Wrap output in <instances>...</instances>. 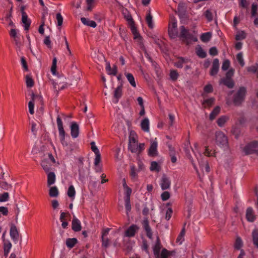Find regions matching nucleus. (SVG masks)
<instances>
[{"instance_id": "f257e3e1", "label": "nucleus", "mask_w": 258, "mask_h": 258, "mask_svg": "<svg viewBox=\"0 0 258 258\" xmlns=\"http://www.w3.org/2000/svg\"><path fill=\"white\" fill-rule=\"evenodd\" d=\"M246 89L244 87H240L233 95V102L235 105H240L245 100Z\"/></svg>"}, {"instance_id": "f03ea898", "label": "nucleus", "mask_w": 258, "mask_h": 258, "mask_svg": "<svg viewBox=\"0 0 258 258\" xmlns=\"http://www.w3.org/2000/svg\"><path fill=\"white\" fill-rule=\"evenodd\" d=\"M180 37L187 45L190 44L192 42L198 41L197 38L190 33L183 26L180 27Z\"/></svg>"}, {"instance_id": "7ed1b4c3", "label": "nucleus", "mask_w": 258, "mask_h": 258, "mask_svg": "<svg viewBox=\"0 0 258 258\" xmlns=\"http://www.w3.org/2000/svg\"><path fill=\"white\" fill-rule=\"evenodd\" d=\"M56 123L59 132V136L61 143L63 146H66L68 145V143L65 141V131L63 127L62 121L59 115H58L57 117Z\"/></svg>"}, {"instance_id": "20e7f679", "label": "nucleus", "mask_w": 258, "mask_h": 258, "mask_svg": "<svg viewBox=\"0 0 258 258\" xmlns=\"http://www.w3.org/2000/svg\"><path fill=\"white\" fill-rule=\"evenodd\" d=\"M246 154L255 153L258 156V142L252 141L247 144L243 149Z\"/></svg>"}, {"instance_id": "39448f33", "label": "nucleus", "mask_w": 258, "mask_h": 258, "mask_svg": "<svg viewBox=\"0 0 258 258\" xmlns=\"http://www.w3.org/2000/svg\"><path fill=\"white\" fill-rule=\"evenodd\" d=\"M216 142L217 144L222 147H226L227 146L228 140L225 135L221 131L216 132Z\"/></svg>"}, {"instance_id": "423d86ee", "label": "nucleus", "mask_w": 258, "mask_h": 258, "mask_svg": "<svg viewBox=\"0 0 258 258\" xmlns=\"http://www.w3.org/2000/svg\"><path fill=\"white\" fill-rule=\"evenodd\" d=\"M122 84L121 83L115 89L113 94V99L112 102L114 103H117L118 102L119 99L121 98L122 92Z\"/></svg>"}, {"instance_id": "0eeeda50", "label": "nucleus", "mask_w": 258, "mask_h": 258, "mask_svg": "<svg viewBox=\"0 0 258 258\" xmlns=\"http://www.w3.org/2000/svg\"><path fill=\"white\" fill-rule=\"evenodd\" d=\"M139 228L135 224L130 226L125 232V236L128 237H134L136 233L138 232Z\"/></svg>"}, {"instance_id": "6e6552de", "label": "nucleus", "mask_w": 258, "mask_h": 258, "mask_svg": "<svg viewBox=\"0 0 258 258\" xmlns=\"http://www.w3.org/2000/svg\"><path fill=\"white\" fill-rule=\"evenodd\" d=\"M171 185V180L166 175L164 174L161 179L160 185L162 190L169 189Z\"/></svg>"}, {"instance_id": "1a4fd4ad", "label": "nucleus", "mask_w": 258, "mask_h": 258, "mask_svg": "<svg viewBox=\"0 0 258 258\" xmlns=\"http://www.w3.org/2000/svg\"><path fill=\"white\" fill-rule=\"evenodd\" d=\"M143 227L146 233L147 236L150 239L153 238L152 230L149 225V222L147 219L144 220L142 223Z\"/></svg>"}, {"instance_id": "9d476101", "label": "nucleus", "mask_w": 258, "mask_h": 258, "mask_svg": "<svg viewBox=\"0 0 258 258\" xmlns=\"http://www.w3.org/2000/svg\"><path fill=\"white\" fill-rule=\"evenodd\" d=\"M219 69V61L217 58H215L212 62V68L211 69L210 74L212 76H214L218 73Z\"/></svg>"}, {"instance_id": "9b49d317", "label": "nucleus", "mask_w": 258, "mask_h": 258, "mask_svg": "<svg viewBox=\"0 0 258 258\" xmlns=\"http://www.w3.org/2000/svg\"><path fill=\"white\" fill-rule=\"evenodd\" d=\"M10 234L11 238L15 242H17L19 239V232L16 226L12 225Z\"/></svg>"}, {"instance_id": "f8f14e48", "label": "nucleus", "mask_w": 258, "mask_h": 258, "mask_svg": "<svg viewBox=\"0 0 258 258\" xmlns=\"http://www.w3.org/2000/svg\"><path fill=\"white\" fill-rule=\"evenodd\" d=\"M79 133V125L76 122H73L71 125V134L73 138L78 137Z\"/></svg>"}, {"instance_id": "ddd939ff", "label": "nucleus", "mask_w": 258, "mask_h": 258, "mask_svg": "<svg viewBox=\"0 0 258 258\" xmlns=\"http://www.w3.org/2000/svg\"><path fill=\"white\" fill-rule=\"evenodd\" d=\"M22 21L23 24L25 25V30H29L31 24V21L28 19L27 14L24 11H22Z\"/></svg>"}, {"instance_id": "4468645a", "label": "nucleus", "mask_w": 258, "mask_h": 258, "mask_svg": "<svg viewBox=\"0 0 258 258\" xmlns=\"http://www.w3.org/2000/svg\"><path fill=\"white\" fill-rule=\"evenodd\" d=\"M72 228L74 231L76 232L80 231L81 230V222L76 217H74L73 219Z\"/></svg>"}, {"instance_id": "2eb2a0df", "label": "nucleus", "mask_w": 258, "mask_h": 258, "mask_svg": "<svg viewBox=\"0 0 258 258\" xmlns=\"http://www.w3.org/2000/svg\"><path fill=\"white\" fill-rule=\"evenodd\" d=\"M220 83L223 84L229 89H232L234 86V82L232 79H227L225 78H222Z\"/></svg>"}, {"instance_id": "dca6fc26", "label": "nucleus", "mask_w": 258, "mask_h": 258, "mask_svg": "<svg viewBox=\"0 0 258 258\" xmlns=\"http://www.w3.org/2000/svg\"><path fill=\"white\" fill-rule=\"evenodd\" d=\"M246 217L249 222H253L255 219V216L254 215L253 209L251 207L247 209L246 213Z\"/></svg>"}, {"instance_id": "f3484780", "label": "nucleus", "mask_w": 258, "mask_h": 258, "mask_svg": "<svg viewBox=\"0 0 258 258\" xmlns=\"http://www.w3.org/2000/svg\"><path fill=\"white\" fill-rule=\"evenodd\" d=\"M157 154V143L153 142L151 143L149 149V155L151 156H155Z\"/></svg>"}, {"instance_id": "a211bd4d", "label": "nucleus", "mask_w": 258, "mask_h": 258, "mask_svg": "<svg viewBox=\"0 0 258 258\" xmlns=\"http://www.w3.org/2000/svg\"><path fill=\"white\" fill-rule=\"evenodd\" d=\"M41 165L45 172L47 173L50 170L51 164L49 159H44L41 163Z\"/></svg>"}, {"instance_id": "6ab92c4d", "label": "nucleus", "mask_w": 258, "mask_h": 258, "mask_svg": "<svg viewBox=\"0 0 258 258\" xmlns=\"http://www.w3.org/2000/svg\"><path fill=\"white\" fill-rule=\"evenodd\" d=\"M161 248V244L159 237L157 238V241L153 247V252L155 255L159 256Z\"/></svg>"}, {"instance_id": "aec40b11", "label": "nucleus", "mask_w": 258, "mask_h": 258, "mask_svg": "<svg viewBox=\"0 0 258 258\" xmlns=\"http://www.w3.org/2000/svg\"><path fill=\"white\" fill-rule=\"evenodd\" d=\"M81 21L84 25L90 26L92 28H95L97 26V24L95 21L90 20L84 17L81 18Z\"/></svg>"}, {"instance_id": "412c9836", "label": "nucleus", "mask_w": 258, "mask_h": 258, "mask_svg": "<svg viewBox=\"0 0 258 258\" xmlns=\"http://www.w3.org/2000/svg\"><path fill=\"white\" fill-rule=\"evenodd\" d=\"M47 173V184L48 186H50L55 183L56 176L53 172H48Z\"/></svg>"}, {"instance_id": "4be33fe9", "label": "nucleus", "mask_w": 258, "mask_h": 258, "mask_svg": "<svg viewBox=\"0 0 258 258\" xmlns=\"http://www.w3.org/2000/svg\"><path fill=\"white\" fill-rule=\"evenodd\" d=\"M130 167V176L133 180H136L138 177V172H139V170L136 168V166L134 165H131Z\"/></svg>"}, {"instance_id": "5701e85b", "label": "nucleus", "mask_w": 258, "mask_h": 258, "mask_svg": "<svg viewBox=\"0 0 258 258\" xmlns=\"http://www.w3.org/2000/svg\"><path fill=\"white\" fill-rule=\"evenodd\" d=\"M105 69L108 74L109 75L115 76L117 74V69L116 66H114L113 68H111L110 64L107 63Z\"/></svg>"}, {"instance_id": "b1692460", "label": "nucleus", "mask_w": 258, "mask_h": 258, "mask_svg": "<svg viewBox=\"0 0 258 258\" xmlns=\"http://www.w3.org/2000/svg\"><path fill=\"white\" fill-rule=\"evenodd\" d=\"M141 128L146 132L149 131V120L147 118H144L141 122Z\"/></svg>"}, {"instance_id": "393cba45", "label": "nucleus", "mask_w": 258, "mask_h": 258, "mask_svg": "<svg viewBox=\"0 0 258 258\" xmlns=\"http://www.w3.org/2000/svg\"><path fill=\"white\" fill-rule=\"evenodd\" d=\"M187 59L182 57H178L177 60L174 62V66L177 68H182L183 64L187 62Z\"/></svg>"}, {"instance_id": "a878e982", "label": "nucleus", "mask_w": 258, "mask_h": 258, "mask_svg": "<svg viewBox=\"0 0 258 258\" xmlns=\"http://www.w3.org/2000/svg\"><path fill=\"white\" fill-rule=\"evenodd\" d=\"M252 241L253 244L258 248V230L254 229L252 232Z\"/></svg>"}, {"instance_id": "bb28decb", "label": "nucleus", "mask_w": 258, "mask_h": 258, "mask_svg": "<svg viewBox=\"0 0 258 258\" xmlns=\"http://www.w3.org/2000/svg\"><path fill=\"white\" fill-rule=\"evenodd\" d=\"M125 75L127 81L129 82L131 86L133 87H136V83L133 75L131 73H126Z\"/></svg>"}, {"instance_id": "cd10ccee", "label": "nucleus", "mask_w": 258, "mask_h": 258, "mask_svg": "<svg viewBox=\"0 0 258 258\" xmlns=\"http://www.w3.org/2000/svg\"><path fill=\"white\" fill-rule=\"evenodd\" d=\"M77 242V239L75 238H68L66 240V245L68 247L73 248Z\"/></svg>"}, {"instance_id": "c85d7f7f", "label": "nucleus", "mask_w": 258, "mask_h": 258, "mask_svg": "<svg viewBox=\"0 0 258 258\" xmlns=\"http://www.w3.org/2000/svg\"><path fill=\"white\" fill-rule=\"evenodd\" d=\"M12 245L10 241L6 242L4 243V255L7 257L12 248Z\"/></svg>"}, {"instance_id": "c756f323", "label": "nucleus", "mask_w": 258, "mask_h": 258, "mask_svg": "<svg viewBox=\"0 0 258 258\" xmlns=\"http://www.w3.org/2000/svg\"><path fill=\"white\" fill-rule=\"evenodd\" d=\"M246 37V34L244 31H238L236 35L235 39L237 41L244 39Z\"/></svg>"}, {"instance_id": "7c9ffc66", "label": "nucleus", "mask_w": 258, "mask_h": 258, "mask_svg": "<svg viewBox=\"0 0 258 258\" xmlns=\"http://www.w3.org/2000/svg\"><path fill=\"white\" fill-rule=\"evenodd\" d=\"M59 194L58 188L56 186H52L49 189V195L51 197H57Z\"/></svg>"}, {"instance_id": "2f4dec72", "label": "nucleus", "mask_w": 258, "mask_h": 258, "mask_svg": "<svg viewBox=\"0 0 258 258\" xmlns=\"http://www.w3.org/2000/svg\"><path fill=\"white\" fill-rule=\"evenodd\" d=\"M220 111V108L219 106H216V107H215L213 110L210 114V119L211 120H213L216 117V116L219 114Z\"/></svg>"}, {"instance_id": "473e14b6", "label": "nucleus", "mask_w": 258, "mask_h": 258, "mask_svg": "<svg viewBox=\"0 0 258 258\" xmlns=\"http://www.w3.org/2000/svg\"><path fill=\"white\" fill-rule=\"evenodd\" d=\"M228 119V117L227 116L223 115L218 119L217 123L219 126L222 127Z\"/></svg>"}, {"instance_id": "72a5a7b5", "label": "nucleus", "mask_w": 258, "mask_h": 258, "mask_svg": "<svg viewBox=\"0 0 258 258\" xmlns=\"http://www.w3.org/2000/svg\"><path fill=\"white\" fill-rule=\"evenodd\" d=\"M243 245V242L240 237H237L235 240L234 247L235 249L239 250Z\"/></svg>"}, {"instance_id": "f704fd0d", "label": "nucleus", "mask_w": 258, "mask_h": 258, "mask_svg": "<svg viewBox=\"0 0 258 258\" xmlns=\"http://www.w3.org/2000/svg\"><path fill=\"white\" fill-rule=\"evenodd\" d=\"M185 233V228L183 227L181 231H180L179 234L178 235L177 239H176V242H179V244H181L182 242L183 241L184 238V236Z\"/></svg>"}, {"instance_id": "c9c22d12", "label": "nucleus", "mask_w": 258, "mask_h": 258, "mask_svg": "<svg viewBox=\"0 0 258 258\" xmlns=\"http://www.w3.org/2000/svg\"><path fill=\"white\" fill-rule=\"evenodd\" d=\"M215 101V99L214 98H210L204 100L203 102V105L204 107H209L211 106Z\"/></svg>"}, {"instance_id": "e433bc0d", "label": "nucleus", "mask_w": 258, "mask_h": 258, "mask_svg": "<svg viewBox=\"0 0 258 258\" xmlns=\"http://www.w3.org/2000/svg\"><path fill=\"white\" fill-rule=\"evenodd\" d=\"M232 134L235 136V138L237 139L241 133L240 128L239 126H233L231 130Z\"/></svg>"}, {"instance_id": "4c0bfd02", "label": "nucleus", "mask_w": 258, "mask_h": 258, "mask_svg": "<svg viewBox=\"0 0 258 258\" xmlns=\"http://www.w3.org/2000/svg\"><path fill=\"white\" fill-rule=\"evenodd\" d=\"M211 37L210 32H206L203 33L201 36V39L203 42H207L210 40Z\"/></svg>"}, {"instance_id": "58836bf2", "label": "nucleus", "mask_w": 258, "mask_h": 258, "mask_svg": "<svg viewBox=\"0 0 258 258\" xmlns=\"http://www.w3.org/2000/svg\"><path fill=\"white\" fill-rule=\"evenodd\" d=\"M196 53L198 56L202 58L206 57L207 55L205 51L201 47L196 49Z\"/></svg>"}, {"instance_id": "ea45409f", "label": "nucleus", "mask_w": 258, "mask_h": 258, "mask_svg": "<svg viewBox=\"0 0 258 258\" xmlns=\"http://www.w3.org/2000/svg\"><path fill=\"white\" fill-rule=\"evenodd\" d=\"M160 168L158 163L156 161H153L151 163L150 170L151 171H155L159 172Z\"/></svg>"}, {"instance_id": "a19ab883", "label": "nucleus", "mask_w": 258, "mask_h": 258, "mask_svg": "<svg viewBox=\"0 0 258 258\" xmlns=\"http://www.w3.org/2000/svg\"><path fill=\"white\" fill-rule=\"evenodd\" d=\"M76 194V191L74 186L73 185H70L69 187L68 190V196L70 198H74Z\"/></svg>"}, {"instance_id": "79ce46f5", "label": "nucleus", "mask_w": 258, "mask_h": 258, "mask_svg": "<svg viewBox=\"0 0 258 258\" xmlns=\"http://www.w3.org/2000/svg\"><path fill=\"white\" fill-rule=\"evenodd\" d=\"M179 77V74L176 70H172L170 72V77L172 81H176Z\"/></svg>"}, {"instance_id": "37998d69", "label": "nucleus", "mask_w": 258, "mask_h": 258, "mask_svg": "<svg viewBox=\"0 0 258 258\" xmlns=\"http://www.w3.org/2000/svg\"><path fill=\"white\" fill-rule=\"evenodd\" d=\"M204 16L208 21L210 22L213 20V15L210 10H207L204 13Z\"/></svg>"}, {"instance_id": "c03bdc74", "label": "nucleus", "mask_w": 258, "mask_h": 258, "mask_svg": "<svg viewBox=\"0 0 258 258\" xmlns=\"http://www.w3.org/2000/svg\"><path fill=\"white\" fill-rule=\"evenodd\" d=\"M236 59L237 61L239 62L241 67H243L244 66V61L243 58V54L242 52L238 53L236 55Z\"/></svg>"}, {"instance_id": "a18cd8bd", "label": "nucleus", "mask_w": 258, "mask_h": 258, "mask_svg": "<svg viewBox=\"0 0 258 258\" xmlns=\"http://www.w3.org/2000/svg\"><path fill=\"white\" fill-rule=\"evenodd\" d=\"M26 83L28 87H32L34 85V81L32 77L29 75H27L26 77Z\"/></svg>"}, {"instance_id": "49530a36", "label": "nucleus", "mask_w": 258, "mask_h": 258, "mask_svg": "<svg viewBox=\"0 0 258 258\" xmlns=\"http://www.w3.org/2000/svg\"><path fill=\"white\" fill-rule=\"evenodd\" d=\"M124 202L126 213L128 215L132 209L130 199H124Z\"/></svg>"}, {"instance_id": "de8ad7c7", "label": "nucleus", "mask_w": 258, "mask_h": 258, "mask_svg": "<svg viewBox=\"0 0 258 258\" xmlns=\"http://www.w3.org/2000/svg\"><path fill=\"white\" fill-rule=\"evenodd\" d=\"M146 22L148 24V25L149 27L152 28L153 27V24L152 22V16L150 14V13H149L147 16L146 18Z\"/></svg>"}, {"instance_id": "09e8293b", "label": "nucleus", "mask_w": 258, "mask_h": 258, "mask_svg": "<svg viewBox=\"0 0 258 258\" xmlns=\"http://www.w3.org/2000/svg\"><path fill=\"white\" fill-rule=\"evenodd\" d=\"M131 30H132L133 34L134 35L135 39H139V40L141 39V36L140 35L139 33L137 32V30L134 26H132L131 27Z\"/></svg>"}, {"instance_id": "8fccbe9b", "label": "nucleus", "mask_w": 258, "mask_h": 258, "mask_svg": "<svg viewBox=\"0 0 258 258\" xmlns=\"http://www.w3.org/2000/svg\"><path fill=\"white\" fill-rule=\"evenodd\" d=\"M28 107L30 113L31 114H33L34 113V103L33 98L32 100L29 101L28 103Z\"/></svg>"}, {"instance_id": "3c124183", "label": "nucleus", "mask_w": 258, "mask_h": 258, "mask_svg": "<svg viewBox=\"0 0 258 258\" xmlns=\"http://www.w3.org/2000/svg\"><path fill=\"white\" fill-rule=\"evenodd\" d=\"M257 5L256 3H253L251 5V16L252 17H255L257 15Z\"/></svg>"}, {"instance_id": "603ef678", "label": "nucleus", "mask_w": 258, "mask_h": 258, "mask_svg": "<svg viewBox=\"0 0 258 258\" xmlns=\"http://www.w3.org/2000/svg\"><path fill=\"white\" fill-rule=\"evenodd\" d=\"M56 63H57V59L56 57H54L52 60V64L51 68V71L52 74H55L56 72Z\"/></svg>"}, {"instance_id": "864d4df0", "label": "nucleus", "mask_w": 258, "mask_h": 258, "mask_svg": "<svg viewBox=\"0 0 258 258\" xmlns=\"http://www.w3.org/2000/svg\"><path fill=\"white\" fill-rule=\"evenodd\" d=\"M249 5V3L246 0H239V6L244 9H247Z\"/></svg>"}, {"instance_id": "5fc2aeb1", "label": "nucleus", "mask_w": 258, "mask_h": 258, "mask_svg": "<svg viewBox=\"0 0 258 258\" xmlns=\"http://www.w3.org/2000/svg\"><path fill=\"white\" fill-rule=\"evenodd\" d=\"M21 65H22V67L23 68V69L25 71H28V70L27 63L26 58H25V57L24 56H22L21 57Z\"/></svg>"}, {"instance_id": "6e6d98bb", "label": "nucleus", "mask_w": 258, "mask_h": 258, "mask_svg": "<svg viewBox=\"0 0 258 258\" xmlns=\"http://www.w3.org/2000/svg\"><path fill=\"white\" fill-rule=\"evenodd\" d=\"M128 149L132 153H137L138 151V148L136 144H129Z\"/></svg>"}, {"instance_id": "4d7b16f0", "label": "nucleus", "mask_w": 258, "mask_h": 258, "mask_svg": "<svg viewBox=\"0 0 258 258\" xmlns=\"http://www.w3.org/2000/svg\"><path fill=\"white\" fill-rule=\"evenodd\" d=\"M56 18L57 20V25L58 26H61L63 23V17L61 16L60 13H57L56 16Z\"/></svg>"}, {"instance_id": "13d9d810", "label": "nucleus", "mask_w": 258, "mask_h": 258, "mask_svg": "<svg viewBox=\"0 0 258 258\" xmlns=\"http://www.w3.org/2000/svg\"><path fill=\"white\" fill-rule=\"evenodd\" d=\"M230 61L228 59L225 60L222 63V69L223 71H226L228 70L230 66Z\"/></svg>"}, {"instance_id": "bf43d9fd", "label": "nucleus", "mask_w": 258, "mask_h": 258, "mask_svg": "<svg viewBox=\"0 0 258 258\" xmlns=\"http://www.w3.org/2000/svg\"><path fill=\"white\" fill-rule=\"evenodd\" d=\"M170 255L169 251L165 248H163L161 252V258H169Z\"/></svg>"}, {"instance_id": "052dcab7", "label": "nucleus", "mask_w": 258, "mask_h": 258, "mask_svg": "<svg viewBox=\"0 0 258 258\" xmlns=\"http://www.w3.org/2000/svg\"><path fill=\"white\" fill-rule=\"evenodd\" d=\"M169 27H171V29H177V21L174 18L171 19L169 25Z\"/></svg>"}, {"instance_id": "680f3d73", "label": "nucleus", "mask_w": 258, "mask_h": 258, "mask_svg": "<svg viewBox=\"0 0 258 258\" xmlns=\"http://www.w3.org/2000/svg\"><path fill=\"white\" fill-rule=\"evenodd\" d=\"M9 194L8 192H4L0 195V202H6L8 201Z\"/></svg>"}, {"instance_id": "e2e57ef3", "label": "nucleus", "mask_w": 258, "mask_h": 258, "mask_svg": "<svg viewBox=\"0 0 258 258\" xmlns=\"http://www.w3.org/2000/svg\"><path fill=\"white\" fill-rule=\"evenodd\" d=\"M91 145V149L92 151L95 153V154H97V153H100L99 149L97 148V146L95 145V143L94 142H92L90 143Z\"/></svg>"}, {"instance_id": "0e129e2a", "label": "nucleus", "mask_w": 258, "mask_h": 258, "mask_svg": "<svg viewBox=\"0 0 258 258\" xmlns=\"http://www.w3.org/2000/svg\"><path fill=\"white\" fill-rule=\"evenodd\" d=\"M204 154L206 156H215L216 153L215 152H212L211 150L210 151L208 147H205V151L204 152Z\"/></svg>"}, {"instance_id": "69168bd1", "label": "nucleus", "mask_w": 258, "mask_h": 258, "mask_svg": "<svg viewBox=\"0 0 258 258\" xmlns=\"http://www.w3.org/2000/svg\"><path fill=\"white\" fill-rule=\"evenodd\" d=\"M170 194L168 191H164L161 194V199L163 201H166L170 198Z\"/></svg>"}, {"instance_id": "338daca9", "label": "nucleus", "mask_w": 258, "mask_h": 258, "mask_svg": "<svg viewBox=\"0 0 258 258\" xmlns=\"http://www.w3.org/2000/svg\"><path fill=\"white\" fill-rule=\"evenodd\" d=\"M0 187L4 189L8 190L11 187V185L10 184H9L6 182L1 181Z\"/></svg>"}, {"instance_id": "774afa93", "label": "nucleus", "mask_w": 258, "mask_h": 258, "mask_svg": "<svg viewBox=\"0 0 258 258\" xmlns=\"http://www.w3.org/2000/svg\"><path fill=\"white\" fill-rule=\"evenodd\" d=\"M125 189L124 199H130V196L132 193V189L130 187H126Z\"/></svg>"}]
</instances>
